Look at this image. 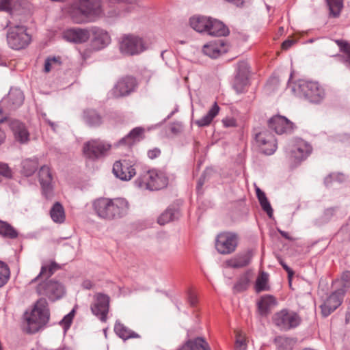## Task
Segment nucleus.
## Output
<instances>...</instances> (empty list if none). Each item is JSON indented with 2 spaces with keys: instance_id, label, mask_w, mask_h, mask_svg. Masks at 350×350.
I'll use <instances>...</instances> for the list:
<instances>
[{
  "instance_id": "f257e3e1",
  "label": "nucleus",
  "mask_w": 350,
  "mask_h": 350,
  "mask_svg": "<svg viewBox=\"0 0 350 350\" xmlns=\"http://www.w3.org/2000/svg\"><path fill=\"white\" fill-rule=\"evenodd\" d=\"M92 206L98 217L108 220L122 217L129 211L128 202L121 198H100L93 202Z\"/></svg>"
},
{
  "instance_id": "f03ea898",
  "label": "nucleus",
  "mask_w": 350,
  "mask_h": 350,
  "mask_svg": "<svg viewBox=\"0 0 350 350\" xmlns=\"http://www.w3.org/2000/svg\"><path fill=\"white\" fill-rule=\"evenodd\" d=\"M50 312L46 299L40 298L35 304L30 312L24 314L25 330L29 334H34L42 328L49 321Z\"/></svg>"
},
{
  "instance_id": "7ed1b4c3",
  "label": "nucleus",
  "mask_w": 350,
  "mask_h": 350,
  "mask_svg": "<svg viewBox=\"0 0 350 350\" xmlns=\"http://www.w3.org/2000/svg\"><path fill=\"white\" fill-rule=\"evenodd\" d=\"M288 88L295 95L314 103H320L325 97L324 89L316 81L299 79L292 83L289 81Z\"/></svg>"
},
{
  "instance_id": "20e7f679",
  "label": "nucleus",
  "mask_w": 350,
  "mask_h": 350,
  "mask_svg": "<svg viewBox=\"0 0 350 350\" xmlns=\"http://www.w3.org/2000/svg\"><path fill=\"white\" fill-rule=\"evenodd\" d=\"M168 178L166 174L157 170H149L141 173L135 180L138 188L150 191H157L167 187Z\"/></svg>"
},
{
  "instance_id": "39448f33",
  "label": "nucleus",
  "mask_w": 350,
  "mask_h": 350,
  "mask_svg": "<svg viewBox=\"0 0 350 350\" xmlns=\"http://www.w3.org/2000/svg\"><path fill=\"white\" fill-rule=\"evenodd\" d=\"M120 50L126 55H136L147 49L144 39L133 34L123 35L120 40Z\"/></svg>"
},
{
  "instance_id": "423d86ee",
  "label": "nucleus",
  "mask_w": 350,
  "mask_h": 350,
  "mask_svg": "<svg viewBox=\"0 0 350 350\" xmlns=\"http://www.w3.org/2000/svg\"><path fill=\"white\" fill-rule=\"evenodd\" d=\"M7 41L12 49L20 50L28 46L31 36L27 33L25 26L14 25L10 27L8 31Z\"/></svg>"
},
{
  "instance_id": "0eeeda50",
  "label": "nucleus",
  "mask_w": 350,
  "mask_h": 350,
  "mask_svg": "<svg viewBox=\"0 0 350 350\" xmlns=\"http://www.w3.org/2000/svg\"><path fill=\"white\" fill-rule=\"evenodd\" d=\"M272 321L279 329L288 331L297 327L301 323V318L296 312L283 309L273 314Z\"/></svg>"
},
{
  "instance_id": "6e6552de",
  "label": "nucleus",
  "mask_w": 350,
  "mask_h": 350,
  "mask_svg": "<svg viewBox=\"0 0 350 350\" xmlns=\"http://www.w3.org/2000/svg\"><path fill=\"white\" fill-rule=\"evenodd\" d=\"M36 292L40 295L46 296L54 301L62 298L65 294V288L62 284L54 280H44L36 287Z\"/></svg>"
},
{
  "instance_id": "1a4fd4ad",
  "label": "nucleus",
  "mask_w": 350,
  "mask_h": 350,
  "mask_svg": "<svg viewBox=\"0 0 350 350\" xmlns=\"http://www.w3.org/2000/svg\"><path fill=\"white\" fill-rule=\"evenodd\" d=\"M239 236L232 232H223L217 234L215 239V248L221 254L233 253L238 245Z\"/></svg>"
},
{
  "instance_id": "9d476101",
  "label": "nucleus",
  "mask_w": 350,
  "mask_h": 350,
  "mask_svg": "<svg viewBox=\"0 0 350 350\" xmlns=\"http://www.w3.org/2000/svg\"><path fill=\"white\" fill-rule=\"evenodd\" d=\"M111 149V145L100 139H92L84 144L83 151L85 156L90 159L104 157Z\"/></svg>"
},
{
  "instance_id": "9b49d317",
  "label": "nucleus",
  "mask_w": 350,
  "mask_h": 350,
  "mask_svg": "<svg viewBox=\"0 0 350 350\" xmlns=\"http://www.w3.org/2000/svg\"><path fill=\"white\" fill-rule=\"evenodd\" d=\"M345 294L344 291L336 288L327 296L320 306L322 315L325 317H328L336 310L342 304Z\"/></svg>"
},
{
  "instance_id": "f8f14e48",
  "label": "nucleus",
  "mask_w": 350,
  "mask_h": 350,
  "mask_svg": "<svg viewBox=\"0 0 350 350\" xmlns=\"http://www.w3.org/2000/svg\"><path fill=\"white\" fill-rule=\"evenodd\" d=\"M137 86V83L135 78L131 76H125L117 81L112 89L111 94L115 98L126 96L134 92Z\"/></svg>"
},
{
  "instance_id": "ddd939ff",
  "label": "nucleus",
  "mask_w": 350,
  "mask_h": 350,
  "mask_svg": "<svg viewBox=\"0 0 350 350\" xmlns=\"http://www.w3.org/2000/svg\"><path fill=\"white\" fill-rule=\"evenodd\" d=\"M113 173L122 180H129L135 175L136 172L133 161L124 159L114 163Z\"/></svg>"
},
{
  "instance_id": "4468645a",
  "label": "nucleus",
  "mask_w": 350,
  "mask_h": 350,
  "mask_svg": "<svg viewBox=\"0 0 350 350\" xmlns=\"http://www.w3.org/2000/svg\"><path fill=\"white\" fill-rule=\"evenodd\" d=\"M109 308V297L104 294H97L95 301L91 305L92 314L96 316L101 321L105 322Z\"/></svg>"
},
{
  "instance_id": "2eb2a0df",
  "label": "nucleus",
  "mask_w": 350,
  "mask_h": 350,
  "mask_svg": "<svg viewBox=\"0 0 350 350\" xmlns=\"http://www.w3.org/2000/svg\"><path fill=\"white\" fill-rule=\"evenodd\" d=\"M9 126L16 142L21 144H25L29 142L30 134L25 123L18 120L13 119L9 120Z\"/></svg>"
},
{
  "instance_id": "dca6fc26",
  "label": "nucleus",
  "mask_w": 350,
  "mask_h": 350,
  "mask_svg": "<svg viewBox=\"0 0 350 350\" xmlns=\"http://www.w3.org/2000/svg\"><path fill=\"white\" fill-rule=\"evenodd\" d=\"M269 127L281 135L291 133L294 129V124L284 116H275L269 120Z\"/></svg>"
},
{
  "instance_id": "f3484780",
  "label": "nucleus",
  "mask_w": 350,
  "mask_h": 350,
  "mask_svg": "<svg viewBox=\"0 0 350 350\" xmlns=\"http://www.w3.org/2000/svg\"><path fill=\"white\" fill-rule=\"evenodd\" d=\"M24 101V95L19 89H11L6 98L1 101V105L8 111H14L22 105Z\"/></svg>"
},
{
  "instance_id": "a211bd4d",
  "label": "nucleus",
  "mask_w": 350,
  "mask_h": 350,
  "mask_svg": "<svg viewBox=\"0 0 350 350\" xmlns=\"http://www.w3.org/2000/svg\"><path fill=\"white\" fill-rule=\"evenodd\" d=\"M255 138L264 154L271 155L276 150L275 140L270 134H267L266 132H260L256 134Z\"/></svg>"
},
{
  "instance_id": "6ab92c4d",
  "label": "nucleus",
  "mask_w": 350,
  "mask_h": 350,
  "mask_svg": "<svg viewBox=\"0 0 350 350\" xmlns=\"http://www.w3.org/2000/svg\"><path fill=\"white\" fill-rule=\"evenodd\" d=\"M90 37V29H85L80 28L69 29L63 33V38L71 42L83 43L89 40Z\"/></svg>"
},
{
  "instance_id": "aec40b11",
  "label": "nucleus",
  "mask_w": 350,
  "mask_h": 350,
  "mask_svg": "<svg viewBox=\"0 0 350 350\" xmlns=\"http://www.w3.org/2000/svg\"><path fill=\"white\" fill-rule=\"evenodd\" d=\"M39 180L44 196L46 198H51L53 191L52 176L47 166L44 165L40 167Z\"/></svg>"
},
{
  "instance_id": "412c9836",
  "label": "nucleus",
  "mask_w": 350,
  "mask_h": 350,
  "mask_svg": "<svg viewBox=\"0 0 350 350\" xmlns=\"http://www.w3.org/2000/svg\"><path fill=\"white\" fill-rule=\"evenodd\" d=\"M312 151V147L304 140H299L291 152V157L295 163L304 160Z\"/></svg>"
},
{
  "instance_id": "4be33fe9",
  "label": "nucleus",
  "mask_w": 350,
  "mask_h": 350,
  "mask_svg": "<svg viewBox=\"0 0 350 350\" xmlns=\"http://www.w3.org/2000/svg\"><path fill=\"white\" fill-rule=\"evenodd\" d=\"M252 251L237 255L225 262L226 267L234 269L242 268L248 265L252 258Z\"/></svg>"
},
{
  "instance_id": "5701e85b",
  "label": "nucleus",
  "mask_w": 350,
  "mask_h": 350,
  "mask_svg": "<svg viewBox=\"0 0 350 350\" xmlns=\"http://www.w3.org/2000/svg\"><path fill=\"white\" fill-rule=\"evenodd\" d=\"M144 137V129L142 127H135L130 133L120 140V145L131 146L140 142Z\"/></svg>"
},
{
  "instance_id": "b1692460",
  "label": "nucleus",
  "mask_w": 350,
  "mask_h": 350,
  "mask_svg": "<svg viewBox=\"0 0 350 350\" xmlns=\"http://www.w3.org/2000/svg\"><path fill=\"white\" fill-rule=\"evenodd\" d=\"M90 34L93 36V42L98 44V48L101 49L110 42V36L108 33L98 27L90 28Z\"/></svg>"
},
{
  "instance_id": "393cba45",
  "label": "nucleus",
  "mask_w": 350,
  "mask_h": 350,
  "mask_svg": "<svg viewBox=\"0 0 350 350\" xmlns=\"http://www.w3.org/2000/svg\"><path fill=\"white\" fill-rule=\"evenodd\" d=\"M206 33L214 36H226L228 35L229 30L222 22L210 18V24Z\"/></svg>"
},
{
  "instance_id": "a878e982",
  "label": "nucleus",
  "mask_w": 350,
  "mask_h": 350,
  "mask_svg": "<svg viewBox=\"0 0 350 350\" xmlns=\"http://www.w3.org/2000/svg\"><path fill=\"white\" fill-rule=\"evenodd\" d=\"M224 44L221 41L211 42L203 46L202 52L211 58L215 59L220 56L224 50Z\"/></svg>"
},
{
  "instance_id": "bb28decb",
  "label": "nucleus",
  "mask_w": 350,
  "mask_h": 350,
  "mask_svg": "<svg viewBox=\"0 0 350 350\" xmlns=\"http://www.w3.org/2000/svg\"><path fill=\"white\" fill-rule=\"evenodd\" d=\"M83 119L91 127H97L103 123V118L100 113L92 109L84 110Z\"/></svg>"
},
{
  "instance_id": "cd10ccee",
  "label": "nucleus",
  "mask_w": 350,
  "mask_h": 350,
  "mask_svg": "<svg viewBox=\"0 0 350 350\" xmlns=\"http://www.w3.org/2000/svg\"><path fill=\"white\" fill-rule=\"evenodd\" d=\"M275 304L276 301L273 296L266 295L262 297L258 301V309L261 315L266 316Z\"/></svg>"
},
{
  "instance_id": "c85d7f7f",
  "label": "nucleus",
  "mask_w": 350,
  "mask_h": 350,
  "mask_svg": "<svg viewBox=\"0 0 350 350\" xmlns=\"http://www.w3.org/2000/svg\"><path fill=\"white\" fill-rule=\"evenodd\" d=\"M219 107L216 102L214 103L212 107L208 110L207 113L202 118L195 121V124L199 127H204L208 126L214 118L219 113Z\"/></svg>"
},
{
  "instance_id": "c756f323",
  "label": "nucleus",
  "mask_w": 350,
  "mask_h": 350,
  "mask_svg": "<svg viewBox=\"0 0 350 350\" xmlns=\"http://www.w3.org/2000/svg\"><path fill=\"white\" fill-rule=\"evenodd\" d=\"M191 27L198 32L207 31L208 24H210V18L206 16H193L189 20Z\"/></svg>"
},
{
  "instance_id": "7c9ffc66",
  "label": "nucleus",
  "mask_w": 350,
  "mask_h": 350,
  "mask_svg": "<svg viewBox=\"0 0 350 350\" xmlns=\"http://www.w3.org/2000/svg\"><path fill=\"white\" fill-rule=\"evenodd\" d=\"M114 332L120 338L124 340L129 338H137L139 337V334L132 331L119 321H116L115 323Z\"/></svg>"
},
{
  "instance_id": "2f4dec72",
  "label": "nucleus",
  "mask_w": 350,
  "mask_h": 350,
  "mask_svg": "<svg viewBox=\"0 0 350 350\" xmlns=\"http://www.w3.org/2000/svg\"><path fill=\"white\" fill-rule=\"evenodd\" d=\"M183 350H211L208 344L203 338L189 340L183 346Z\"/></svg>"
},
{
  "instance_id": "473e14b6",
  "label": "nucleus",
  "mask_w": 350,
  "mask_h": 350,
  "mask_svg": "<svg viewBox=\"0 0 350 350\" xmlns=\"http://www.w3.org/2000/svg\"><path fill=\"white\" fill-rule=\"evenodd\" d=\"M59 269L60 266L55 262H51L49 265H43L41 267L40 273L37 277L32 280L31 282L38 281L41 278H46L47 280L48 278L51 277L56 271Z\"/></svg>"
},
{
  "instance_id": "72a5a7b5",
  "label": "nucleus",
  "mask_w": 350,
  "mask_h": 350,
  "mask_svg": "<svg viewBox=\"0 0 350 350\" xmlns=\"http://www.w3.org/2000/svg\"><path fill=\"white\" fill-rule=\"evenodd\" d=\"M274 342L278 350H293L296 340L285 336H279L275 338Z\"/></svg>"
},
{
  "instance_id": "f704fd0d",
  "label": "nucleus",
  "mask_w": 350,
  "mask_h": 350,
  "mask_svg": "<svg viewBox=\"0 0 350 350\" xmlns=\"http://www.w3.org/2000/svg\"><path fill=\"white\" fill-rule=\"evenodd\" d=\"M335 42L339 46L340 51L344 53L343 55H338L341 58V62L350 68V44L341 40H336Z\"/></svg>"
},
{
  "instance_id": "c9c22d12",
  "label": "nucleus",
  "mask_w": 350,
  "mask_h": 350,
  "mask_svg": "<svg viewBox=\"0 0 350 350\" xmlns=\"http://www.w3.org/2000/svg\"><path fill=\"white\" fill-rule=\"evenodd\" d=\"M23 173L26 176H30L34 174L38 167V160L36 157L26 159L22 162Z\"/></svg>"
},
{
  "instance_id": "e433bc0d",
  "label": "nucleus",
  "mask_w": 350,
  "mask_h": 350,
  "mask_svg": "<svg viewBox=\"0 0 350 350\" xmlns=\"http://www.w3.org/2000/svg\"><path fill=\"white\" fill-rule=\"evenodd\" d=\"M51 217L55 223H63L65 220V213L62 205L55 202L50 211Z\"/></svg>"
},
{
  "instance_id": "4c0bfd02",
  "label": "nucleus",
  "mask_w": 350,
  "mask_h": 350,
  "mask_svg": "<svg viewBox=\"0 0 350 350\" xmlns=\"http://www.w3.org/2000/svg\"><path fill=\"white\" fill-rule=\"evenodd\" d=\"M333 284L336 286V288L346 293L350 288V271H344L342 273L340 278L336 279L333 282Z\"/></svg>"
},
{
  "instance_id": "58836bf2",
  "label": "nucleus",
  "mask_w": 350,
  "mask_h": 350,
  "mask_svg": "<svg viewBox=\"0 0 350 350\" xmlns=\"http://www.w3.org/2000/svg\"><path fill=\"white\" fill-rule=\"evenodd\" d=\"M256 196L260 202V204L262 210L267 213L269 217L273 215V209L271 206L269 202L268 201L265 193L261 191L259 188H256Z\"/></svg>"
},
{
  "instance_id": "ea45409f",
  "label": "nucleus",
  "mask_w": 350,
  "mask_h": 350,
  "mask_svg": "<svg viewBox=\"0 0 350 350\" xmlns=\"http://www.w3.org/2000/svg\"><path fill=\"white\" fill-rule=\"evenodd\" d=\"M329 8V14L336 18L339 16L343 8L342 0H325Z\"/></svg>"
},
{
  "instance_id": "a19ab883",
  "label": "nucleus",
  "mask_w": 350,
  "mask_h": 350,
  "mask_svg": "<svg viewBox=\"0 0 350 350\" xmlns=\"http://www.w3.org/2000/svg\"><path fill=\"white\" fill-rule=\"evenodd\" d=\"M179 213L176 209L167 208L158 218V223L164 225L178 217Z\"/></svg>"
},
{
  "instance_id": "79ce46f5",
  "label": "nucleus",
  "mask_w": 350,
  "mask_h": 350,
  "mask_svg": "<svg viewBox=\"0 0 350 350\" xmlns=\"http://www.w3.org/2000/svg\"><path fill=\"white\" fill-rule=\"evenodd\" d=\"M268 280L269 275L265 272L260 273L256 281V291L257 293H260L261 291L269 290Z\"/></svg>"
},
{
  "instance_id": "37998d69",
  "label": "nucleus",
  "mask_w": 350,
  "mask_h": 350,
  "mask_svg": "<svg viewBox=\"0 0 350 350\" xmlns=\"http://www.w3.org/2000/svg\"><path fill=\"white\" fill-rule=\"evenodd\" d=\"M0 235L4 237L14 239L17 237L18 232L9 224L0 221Z\"/></svg>"
},
{
  "instance_id": "c03bdc74",
  "label": "nucleus",
  "mask_w": 350,
  "mask_h": 350,
  "mask_svg": "<svg viewBox=\"0 0 350 350\" xmlns=\"http://www.w3.org/2000/svg\"><path fill=\"white\" fill-rule=\"evenodd\" d=\"M248 76L236 75L233 88L237 93H241L247 83Z\"/></svg>"
},
{
  "instance_id": "a18cd8bd",
  "label": "nucleus",
  "mask_w": 350,
  "mask_h": 350,
  "mask_svg": "<svg viewBox=\"0 0 350 350\" xmlns=\"http://www.w3.org/2000/svg\"><path fill=\"white\" fill-rule=\"evenodd\" d=\"M61 63L59 57H48L44 63V71L49 72L53 69H59Z\"/></svg>"
},
{
  "instance_id": "49530a36",
  "label": "nucleus",
  "mask_w": 350,
  "mask_h": 350,
  "mask_svg": "<svg viewBox=\"0 0 350 350\" xmlns=\"http://www.w3.org/2000/svg\"><path fill=\"white\" fill-rule=\"evenodd\" d=\"M10 276V271L8 266L3 262L0 261V287L5 285Z\"/></svg>"
},
{
  "instance_id": "de8ad7c7",
  "label": "nucleus",
  "mask_w": 350,
  "mask_h": 350,
  "mask_svg": "<svg viewBox=\"0 0 350 350\" xmlns=\"http://www.w3.org/2000/svg\"><path fill=\"white\" fill-rule=\"evenodd\" d=\"M335 209L334 208H328L325 209L321 217L315 220L317 225L321 226L328 222L334 216Z\"/></svg>"
},
{
  "instance_id": "09e8293b",
  "label": "nucleus",
  "mask_w": 350,
  "mask_h": 350,
  "mask_svg": "<svg viewBox=\"0 0 350 350\" xmlns=\"http://www.w3.org/2000/svg\"><path fill=\"white\" fill-rule=\"evenodd\" d=\"M250 280L247 276L241 277L239 281L234 284V290L236 292H241L245 291L249 285Z\"/></svg>"
},
{
  "instance_id": "8fccbe9b",
  "label": "nucleus",
  "mask_w": 350,
  "mask_h": 350,
  "mask_svg": "<svg viewBox=\"0 0 350 350\" xmlns=\"http://www.w3.org/2000/svg\"><path fill=\"white\" fill-rule=\"evenodd\" d=\"M248 72L249 67L247 62H240L237 64L236 75L248 76Z\"/></svg>"
},
{
  "instance_id": "3c124183",
  "label": "nucleus",
  "mask_w": 350,
  "mask_h": 350,
  "mask_svg": "<svg viewBox=\"0 0 350 350\" xmlns=\"http://www.w3.org/2000/svg\"><path fill=\"white\" fill-rule=\"evenodd\" d=\"M75 309H72L68 314H66L63 319L61 321V323L65 327H69L73 317L75 316Z\"/></svg>"
},
{
  "instance_id": "603ef678",
  "label": "nucleus",
  "mask_w": 350,
  "mask_h": 350,
  "mask_svg": "<svg viewBox=\"0 0 350 350\" xmlns=\"http://www.w3.org/2000/svg\"><path fill=\"white\" fill-rule=\"evenodd\" d=\"M0 174L6 178H10L12 176V170L7 164L0 163Z\"/></svg>"
},
{
  "instance_id": "864d4df0",
  "label": "nucleus",
  "mask_w": 350,
  "mask_h": 350,
  "mask_svg": "<svg viewBox=\"0 0 350 350\" xmlns=\"http://www.w3.org/2000/svg\"><path fill=\"white\" fill-rule=\"evenodd\" d=\"M12 10V0H0V12H10Z\"/></svg>"
},
{
  "instance_id": "5fc2aeb1",
  "label": "nucleus",
  "mask_w": 350,
  "mask_h": 350,
  "mask_svg": "<svg viewBox=\"0 0 350 350\" xmlns=\"http://www.w3.org/2000/svg\"><path fill=\"white\" fill-rule=\"evenodd\" d=\"M246 343L245 340L241 338L240 336H237V340L235 342V350H245Z\"/></svg>"
},
{
  "instance_id": "6e6d98bb",
  "label": "nucleus",
  "mask_w": 350,
  "mask_h": 350,
  "mask_svg": "<svg viewBox=\"0 0 350 350\" xmlns=\"http://www.w3.org/2000/svg\"><path fill=\"white\" fill-rule=\"evenodd\" d=\"M280 264L283 269L287 272L289 282H291V278L294 275V271L282 260H279Z\"/></svg>"
},
{
  "instance_id": "4d7b16f0",
  "label": "nucleus",
  "mask_w": 350,
  "mask_h": 350,
  "mask_svg": "<svg viewBox=\"0 0 350 350\" xmlns=\"http://www.w3.org/2000/svg\"><path fill=\"white\" fill-rule=\"evenodd\" d=\"M7 121V116L0 118V124H2ZM6 138L5 131L0 128V146L4 143Z\"/></svg>"
},
{
  "instance_id": "13d9d810",
  "label": "nucleus",
  "mask_w": 350,
  "mask_h": 350,
  "mask_svg": "<svg viewBox=\"0 0 350 350\" xmlns=\"http://www.w3.org/2000/svg\"><path fill=\"white\" fill-rule=\"evenodd\" d=\"M161 154V150L158 148H154L152 150H148V156L150 159H154L159 157Z\"/></svg>"
},
{
  "instance_id": "bf43d9fd",
  "label": "nucleus",
  "mask_w": 350,
  "mask_h": 350,
  "mask_svg": "<svg viewBox=\"0 0 350 350\" xmlns=\"http://www.w3.org/2000/svg\"><path fill=\"white\" fill-rule=\"evenodd\" d=\"M222 122L226 127H233L236 126V120L233 118H224Z\"/></svg>"
},
{
  "instance_id": "052dcab7",
  "label": "nucleus",
  "mask_w": 350,
  "mask_h": 350,
  "mask_svg": "<svg viewBox=\"0 0 350 350\" xmlns=\"http://www.w3.org/2000/svg\"><path fill=\"white\" fill-rule=\"evenodd\" d=\"M294 43H295V41L293 40L288 39V40H285L284 42H283L282 44V47L283 49L287 50L290 47H291Z\"/></svg>"
},
{
  "instance_id": "680f3d73",
  "label": "nucleus",
  "mask_w": 350,
  "mask_h": 350,
  "mask_svg": "<svg viewBox=\"0 0 350 350\" xmlns=\"http://www.w3.org/2000/svg\"><path fill=\"white\" fill-rule=\"evenodd\" d=\"M189 301L191 306H194L198 301L197 297L194 294L190 293L189 295Z\"/></svg>"
},
{
  "instance_id": "e2e57ef3",
  "label": "nucleus",
  "mask_w": 350,
  "mask_h": 350,
  "mask_svg": "<svg viewBox=\"0 0 350 350\" xmlns=\"http://www.w3.org/2000/svg\"><path fill=\"white\" fill-rule=\"evenodd\" d=\"M207 173V171H206L202 176L200 178L199 180H198V186H197V189L198 190H200V189L202 187V185H204V180H205V176Z\"/></svg>"
},
{
  "instance_id": "0e129e2a",
  "label": "nucleus",
  "mask_w": 350,
  "mask_h": 350,
  "mask_svg": "<svg viewBox=\"0 0 350 350\" xmlns=\"http://www.w3.org/2000/svg\"><path fill=\"white\" fill-rule=\"evenodd\" d=\"M1 107H0V115L1 116V118L5 116H7V120H8V113L6 112V111H8L5 107H4L2 105H1Z\"/></svg>"
},
{
  "instance_id": "69168bd1",
  "label": "nucleus",
  "mask_w": 350,
  "mask_h": 350,
  "mask_svg": "<svg viewBox=\"0 0 350 350\" xmlns=\"http://www.w3.org/2000/svg\"><path fill=\"white\" fill-rule=\"evenodd\" d=\"M83 286L85 288H88V289H90L92 287V284L90 283V282L89 281H85L83 282Z\"/></svg>"
},
{
  "instance_id": "338daca9",
  "label": "nucleus",
  "mask_w": 350,
  "mask_h": 350,
  "mask_svg": "<svg viewBox=\"0 0 350 350\" xmlns=\"http://www.w3.org/2000/svg\"><path fill=\"white\" fill-rule=\"evenodd\" d=\"M279 232L282 237H285L286 239H288L287 232L282 230H280Z\"/></svg>"
},
{
  "instance_id": "774afa93",
  "label": "nucleus",
  "mask_w": 350,
  "mask_h": 350,
  "mask_svg": "<svg viewBox=\"0 0 350 350\" xmlns=\"http://www.w3.org/2000/svg\"><path fill=\"white\" fill-rule=\"evenodd\" d=\"M171 130H172V131L173 133H176V132H177L176 129L175 127H174V126H172V127L171 128Z\"/></svg>"
}]
</instances>
